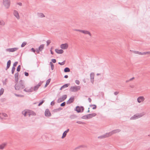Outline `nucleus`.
Segmentation results:
<instances>
[{
	"label": "nucleus",
	"mask_w": 150,
	"mask_h": 150,
	"mask_svg": "<svg viewBox=\"0 0 150 150\" xmlns=\"http://www.w3.org/2000/svg\"><path fill=\"white\" fill-rule=\"evenodd\" d=\"M82 33L85 34H88L90 36H91V33L89 31L87 30H83Z\"/></svg>",
	"instance_id": "21"
},
{
	"label": "nucleus",
	"mask_w": 150,
	"mask_h": 150,
	"mask_svg": "<svg viewBox=\"0 0 150 150\" xmlns=\"http://www.w3.org/2000/svg\"><path fill=\"white\" fill-rule=\"evenodd\" d=\"M70 85L69 83H66L64 85H63L62 86V88H65L69 86Z\"/></svg>",
	"instance_id": "31"
},
{
	"label": "nucleus",
	"mask_w": 150,
	"mask_h": 150,
	"mask_svg": "<svg viewBox=\"0 0 150 150\" xmlns=\"http://www.w3.org/2000/svg\"><path fill=\"white\" fill-rule=\"evenodd\" d=\"M47 46H48L51 43V42L50 40H48L47 41Z\"/></svg>",
	"instance_id": "44"
},
{
	"label": "nucleus",
	"mask_w": 150,
	"mask_h": 150,
	"mask_svg": "<svg viewBox=\"0 0 150 150\" xmlns=\"http://www.w3.org/2000/svg\"><path fill=\"white\" fill-rule=\"evenodd\" d=\"M21 69V66L20 65H19L17 68L16 70L17 71L19 72L20 71Z\"/></svg>",
	"instance_id": "37"
},
{
	"label": "nucleus",
	"mask_w": 150,
	"mask_h": 150,
	"mask_svg": "<svg viewBox=\"0 0 150 150\" xmlns=\"http://www.w3.org/2000/svg\"><path fill=\"white\" fill-rule=\"evenodd\" d=\"M88 100L89 102H91L92 100L90 98H88Z\"/></svg>",
	"instance_id": "61"
},
{
	"label": "nucleus",
	"mask_w": 150,
	"mask_h": 150,
	"mask_svg": "<svg viewBox=\"0 0 150 150\" xmlns=\"http://www.w3.org/2000/svg\"><path fill=\"white\" fill-rule=\"evenodd\" d=\"M17 4H18V5H20V6H22V3H20H20H17Z\"/></svg>",
	"instance_id": "63"
},
{
	"label": "nucleus",
	"mask_w": 150,
	"mask_h": 150,
	"mask_svg": "<svg viewBox=\"0 0 150 150\" xmlns=\"http://www.w3.org/2000/svg\"><path fill=\"white\" fill-rule=\"evenodd\" d=\"M1 115L4 117H6L7 116V115L5 113H2Z\"/></svg>",
	"instance_id": "47"
},
{
	"label": "nucleus",
	"mask_w": 150,
	"mask_h": 150,
	"mask_svg": "<svg viewBox=\"0 0 150 150\" xmlns=\"http://www.w3.org/2000/svg\"><path fill=\"white\" fill-rule=\"evenodd\" d=\"M11 61L9 60L7 62L6 68V70H7L10 67L11 64Z\"/></svg>",
	"instance_id": "22"
},
{
	"label": "nucleus",
	"mask_w": 150,
	"mask_h": 150,
	"mask_svg": "<svg viewBox=\"0 0 150 150\" xmlns=\"http://www.w3.org/2000/svg\"><path fill=\"white\" fill-rule=\"evenodd\" d=\"M3 3L6 8H8L10 6V0H3Z\"/></svg>",
	"instance_id": "4"
},
{
	"label": "nucleus",
	"mask_w": 150,
	"mask_h": 150,
	"mask_svg": "<svg viewBox=\"0 0 150 150\" xmlns=\"http://www.w3.org/2000/svg\"><path fill=\"white\" fill-rule=\"evenodd\" d=\"M25 87L24 81L22 80H21L19 81V83L17 84L16 83L14 86L16 90H22L24 89Z\"/></svg>",
	"instance_id": "1"
},
{
	"label": "nucleus",
	"mask_w": 150,
	"mask_h": 150,
	"mask_svg": "<svg viewBox=\"0 0 150 150\" xmlns=\"http://www.w3.org/2000/svg\"><path fill=\"white\" fill-rule=\"evenodd\" d=\"M28 89H27V88H25L23 90V91L26 92H29Z\"/></svg>",
	"instance_id": "52"
},
{
	"label": "nucleus",
	"mask_w": 150,
	"mask_h": 150,
	"mask_svg": "<svg viewBox=\"0 0 150 150\" xmlns=\"http://www.w3.org/2000/svg\"><path fill=\"white\" fill-rule=\"evenodd\" d=\"M38 16L41 18H43L45 17V15L42 13H38Z\"/></svg>",
	"instance_id": "27"
},
{
	"label": "nucleus",
	"mask_w": 150,
	"mask_h": 150,
	"mask_svg": "<svg viewBox=\"0 0 150 150\" xmlns=\"http://www.w3.org/2000/svg\"><path fill=\"white\" fill-rule=\"evenodd\" d=\"M133 52L136 54H138L143 55H145L146 54H150V52H144L143 53L138 52L137 51H134Z\"/></svg>",
	"instance_id": "7"
},
{
	"label": "nucleus",
	"mask_w": 150,
	"mask_h": 150,
	"mask_svg": "<svg viewBox=\"0 0 150 150\" xmlns=\"http://www.w3.org/2000/svg\"><path fill=\"white\" fill-rule=\"evenodd\" d=\"M50 64L51 69L52 70H53L54 69V65L53 63L52 62H50Z\"/></svg>",
	"instance_id": "34"
},
{
	"label": "nucleus",
	"mask_w": 150,
	"mask_h": 150,
	"mask_svg": "<svg viewBox=\"0 0 150 150\" xmlns=\"http://www.w3.org/2000/svg\"><path fill=\"white\" fill-rule=\"evenodd\" d=\"M65 61H64L63 62H59L58 63V64L61 65H63L65 64Z\"/></svg>",
	"instance_id": "40"
},
{
	"label": "nucleus",
	"mask_w": 150,
	"mask_h": 150,
	"mask_svg": "<svg viewBox=\"0 0 150 150\" xmlns=\"http://www.w3.org/2000/svg\"><path fill=\"white\" fill-rule=\"evenodd\" d=\"M50 51L51 54H54V52L52 51L51 50H50Z\"/></svg>",
	"instance_id": "64"
},
{
	"label": "nucleus",
	"mask_w": 150,
	"mask_h": 150,
	"mask_svg": "<svg viewBox=\"0 0 150 150\" xmlns=\"http://www.w3.org/2000/svg\"><path fill=\"white\" fill-rule=\"evenodd\" d=\"M137 100L139 103H140L141 102L144 101V98L143 96H140L137 98Z\"/></svg>",
	"instance_id": "15"
},
{
	"label": "nucleus",
	"mask_w": 150,
	"mask_h": 150,
	"mask_svg": "<svg viewBox=\"0 0 150 150\" xmlns=\"http://www.w3.org/2000/svg\"><path fill=\"white\" fill-rule=\"evenodd\" d=\"M22 114L23 115H24L25 116L27 115L30 116V114L29 113H28L27 111H23L22 112Z\"/></svg>",
	"instance_id": "23"
},
{
	"label": "nucleus",
	"mask_w": 150,
	"mask_h": 150,
	"mask_svg": "<svg viewBox=\"0 0 150 150\" xmlns=\"http://www.w3.org/2000/svg\"><path fill=\"white\" fill-rule=\"evenodd\" d=\"M76 123L78 124H85V123L84 122L80 121H78L76 122Z\"/></svg>",
	"instance_id": "42"
},
{
	"label": "nucleus",
	"mask_w": 150,
	"mask_h": 150,
	"mask_svg": "<svg viewBox=\"0 0 150 150\" xmlns=\"http://www.w3.org/2000/svg\"><path fill=\"white\" fill-rule=\"evenodd\" d=\"M45 102V100H42L41 102H40L38 104V106H40L41 105H42L43 103Z\"/></svg>",
	"instance_id": "45"
},
{
	"label": "nucleus",
	"mask_w": 150,
	"mask_h": 150,
	"mask_svg": "<svg viewBox=\"0 0 150 150\" xmlns=\"http://www.w3.org/2000/svg\"><path fill=\"white\" fill-rule=\"evenodd\" d=\"M74 30L75 31H79V32H80L81 33H82V31H83L82 30H79V29H74Z\"/></svg>",
	"instance_id": "48"
},
{
	"label": "nucleus",
	"mask_w": 150,
	"mask_h": 150,
	"mask_svg": "<svg viewBox=\"0 0 150 150\" xmlns=\"http://www.w3.org/2000/svg\"><path fill=\"white\" fill-rule=\"evenodd\" d=\"M13 14L18 19H19L20 18V16L19 13L17 11L14 10Z\"/></svg>",
	"instance_id": "13"
},
{
	"label": "nucleus",
	"mask_w": 150,
	"mask_h": 150,
	"mask_svg": "<svg viewBox=\"0 0 150 150\" xmlns=\"http://www.w3.org/2000/svg\"><path fill=\"white\" fill-rule=\"evenodd\" d=\"M41 83H39L36 86H35L33 88V90L34 91H36L41 86Z\"/></svg>",
	"instance_id": "18"
},
{
	"label": "nucleus",
	"mask_w": 150,
	"mask_h": 150,
	"mask_svg": "<svg viewBox=\"0 0 150 150\" xmlns=\"http://www.w3.org/2000/svg\"><path fill=\"white\" fill-rule=\"evenodd\" d=\"M62 109V108H59L55 109L53 110V112H57L61 110Z\"/></svg>",
	"instance_id": "28"
},
{
	"label": "nucleus",
	"mask_w": 150,
	"mask_h": 150,
	"mask_svg": "<svg viewBox=\"0 0 150 150\" xmlns=\"http://www.w3.org/2000/svg\"><path fill=\"white\" fill-rule=\"evenodd\" d=\"M70 71V69L68 67H66L64 69V71L65 72H68Z\"/></svg>",
	"instance_id": "29"
},
{
	"label": "nucleus",
	"mask_w": 150,
	"mask_h": 150,
	"mask_svg": "<svg viewBox=\"0 0 150 150\" xmlns=\"http://www.w3.org/2000/svg\"><path fill=\"white\" fill-rule=\"evenodd\" d=\"M51 80V79H49L46 81V84L45 86V87H47L49 84Z\"/></svg>",
	"instance_id": "24"
},
{
	"label": "nucleus",
	"mask_w": 150,
	"mask_h": 150,
	"mask_svg": "<svg viewBox=\"0 0 150 150\" xmlns=\"http://www.w3.org/2000/svg\"><path fill=\"white\" fill-rule=\"evenodd\" d=\"M15 78V80L16 82V83H17L18 81V77H17V78L16 77V78Z\"/></svg>",
	"instance_id": "53"
},
{
	"label": "nucleus",
	"mask_w": 150,
	"mask_h": 150,
	"mask_svg": "<svg viewBox=\"0 0 150 150\" xmlns=\"http://www.w3.org/2000/svg\"><path fill=\"white\" fill-rule=\"evenodd\" d=\"M68 77V76L67 75H65L64 76V78H67Z\"/></svg>",
	"instance_id": "62"
},
{
	"label": "nucleus",
	"mask_w": 150,
	"mask_h": 150,
	"mask_svg": "<svg viewBox=\"0 0 150 150\" xmlns=\"http://www.w3.org/2000/svg\"><path fill=\"white\" fill-rule=\"evenodd\" d=\"M18 49V48L17 47H15L7 49L6 50V51L9 52H15Z\"/></svg>",
	"instance_id": "10"
},
{
	"label": "nucleus",
	"mask_w": 150,
	"mask_h": 150,
	"mask_svg": "<svg viewBox=\"0 0 150 150\" xmlns=\"http://www.w3.org/2000/svg\"><path fill=\"white\" fill-rule=\"evenodd\" d=\"M77 117V116L75 115H72L70 116L69 118L71 119H75Z\"/></svg>",
	"instance_id": "30"
},
{
	"label": "nucleus",
	"mask_w": 150,
	"mask_h": 150,
	"mask_svg": "<svg viewBox=\"0 0 150 150\" xmlns=\"http://www.w3.org/2000/svg\"><path fill=\"white\" fill-rule=\"evenodd\" d=\"M68 47V45L67 43L63 44L60 45V47L63 50L67 49Z\"/></svg>",
	"instance_id": "11"
},
{
	"label": "nucleus",
	"mask_w": 150,
	"mask_h": 150,
	"mask_svg": "<svg viewBox=\"0 0 150 150\" xmlns=\"http://www.w3.org/2000/svg\"><path fill=\"white\" fill-rule=\"evenodd\" d=\"M0 25H5V22L3 20H0Z\"/></svg>",
	"instance_id": "33"
},
{
	"label": "nucleus",
	"mask_w": 150,
	"mask_h": 150,
	"mask_svg": "<svg viewBox=\"0 0 150 150\" xmlns=\"http://www.w3.org/2000/svg\"><path fill=\"white\" fill-rule=\"evenodd\" d=\"M44 45L43 44L41 45L39 47L38 50L41 51L44 48Z\"/></svg>",
	"instance_id": "25"
},
{
	"label": "nucleus",
	"mask_w": 150,
	"mask_h": 150,
	"mask_svg": "<svg viewBox=\"0 0 150 150\" xmlns=\"http://www.w3.org/2000/svg\"><path fill=\"white\" fill-rule=\"evenodd\" d=\"M18 75H19V74L18 72H17V73H16L14 75L15 78L18 77Z\"/></svg>",
	"instance_id": "49"
},
{
	"label": "nucleus",
	"mask_w": 150,
	"mask_h": 150,
	"mask_svg": "<svg viewBox=\"0 0 150 150\" xmlns=\"http://www.w3.org/2000/svg\"><path fill=\"white\" fill-rule=\"evenodd\" d=\"M75 83L77 84H79L80 83V81L78 80H76L75 81Z\"/></svg>",
	"instance_id": "54"
},
{
	"label": "nucleus",
	"mask_w": 150,
	"mask_h": 150,
	"mask_svg": "<svg viewBox=\"0 0 150 150\" xmlns=\"http://www.w3.org/2000/svg\"><path fill=\"white\" fill-rule=\"evenodd\" d=\"M109 137V135H108V133H106L105 134H104L103 135L99 137H98V138H100V139H103V138H105L106 137Z\"/></svg>",
	"instance_id": "20"
},
{
	"label": "nucleus",
	"mask_w": 150,
	"mask_h": 150,
	"mask_svg": "<svg viewBox=\"0 0 150 150\" xmlns=\"http://www.w3.org/2000/svg\"><path fill=\"white\" fill-rule=\"evenodd\" d=\"M74 96L72 97H71L69 99L67 102V104H70L73 102L74 101Z\"/></svg>",
	"instance_id": "12"
},
{
	"label": "nucleus",
	"mask_w": 150,
	"mask_h": 150,
	"mask_svg": "<svg viewBox=\"0 0 150 150\" xmlns=\"http://www.w3.org/2000/svg\"><path fill=\"white\" fill-rule=\"evenodd\" d=\"M144 115V112L141 113H137L131 117L130 119L131 120H134L142 117Z\"/></svg>",
	"instance_id": "2"
},
{
	"label": "nucleus",
	"mask_w": 150,
	"mask_h": 150,
	"mask_svg": "<svg viewBox=\"0 0 150 150\" xmlns=\"http://www.w3.org/2000/svg\"><path fill=\"white\" fill-rule=\"evenodd\" d=\"M55 103L54 101H52L51 103V105H52L54 104Z\"/></svg>",
	"instance_id": "58"
},
{
	"label": "nucleus",
	"mask_w": 150,
	"mask_h": 150,
	"mask_svg": "<svg viewBox=\"0 0 150 150\" xmlns=\"http://www.w3.org/2000/svg\"><path fill=\"white\" fill-rule=\"evenodd\" d=\"M6 144L4 143L0 145V149H3L6 146Z\"/></svg>",
	"instance_id": "26"
},
{
	"label": "nucleus",
	"mask_w": 150,
	"mask_h": 150,
	"mask_svg": "<svg viewBox=\"0 0 150 150\" xmlns=\"http://www.w3.org/2000/svg\"><path fill=\"white\" fill-rule=\"evenodd\" d=\"M45 115L46 117H50L51 116V113L48 109H47L45 110Z\"/></svg>",
	"instance_id": "9"
},
{
	"label": "nucleus",
	"mask_w": 150,
	"mask_h": 150,
	"mask_svg": "<svg viewBox=\"0 0 150 150\" xmlns=\"http://www.w3.org/2000/svg\"><path fill=\"white\" fill-rule=\"evenodd\" d=\"M40 50H39L38 49H36V52L37 53L39 54L40 53Z\"/></svg>",
	"instance_id": "60"
},
{
	"label": "nucleus",
	"mask_w": 150,
	"mask_h": 150,
	"mask_svg": "<svg viewBox=\"0 0 150 150\" xmlns=\"http://www.w3.org/2000/svg\"><path fill=\"white\" fill-rule=\"evenodd\" d=\"M15 70V68L14 67H12L11 70V73L12 74H13L14 72V71Z\"/></svg>",
	"instance_id": "41"
},
{
	"label": "nucleus",
	"mask_w": 150,
	"mask_h": 150,
	"mask_svg": "<svg viewBox=\"0 0 150 150\" xmlns=\"http://www.w3.org/2000/svg\"><path fill=\"white\" fill-rule=\"evenodd\" d=\"M27 44V42H23L21 45V47H24Z\"/></svg>",
	"instance_id": "35"
},
{
	"label": "nucleus",
	"mask_w": 150,
	"mask_h": 150,
	"mask_svg": "<svg viewBox=\"0 0 150 150\" xmlns=\"http://www.w3.org/2000/svg\"><path fill=\"white\" fill-rule=\"evenodd\" d=\"M119 93V92H117V91H116V92H115L114 93V94L115 95H117Z\"/></svg>",
	"instance_id": "59"
},
{
	"label": "nucleus",
	"mask_w": 150,
	"mask_h": 150,
	"mask_svg": "<svg viewBox=\"0 0 150 150\" xmlns=\"http://www.w3.org/2000/svg\"><path fill=\"white\" fill-rule=\"evenodd\" d=\"M80 87L79 86H72L70 87L69 90L71 92H76L80 90Z\"/></svg>",
	"instance_id": "3"
},
{
	"label": "nucleus",
	"mask_w": 150,
	"mask_h": 150,
	"mask_svg": "<svg viewBox=\"0 0 150 150\" xmlns=\"http://www.w3.org/2000/svg\"><path fill=\"white\" fill-rule=\"evenodd\" d=\"M65 105L66 102H64L61 104L60 106L62 107H63Z\"/></svg>",
	"instance_id": "46"
},
{
	"label": "nucleus",
	"mask_w": 150,
	"mask_h": 150,
	"mask_svg": "<svg viewBox=\"0 0 150 150\" xmlns=\"http://www.w3.org/2000/svg\"><path fill=\"white\" fill-rule=\"evenodd\" d=\"M120 131L121 130H120V129H116L112 130L111 132L108 133V134L109 135V136H110L116 133L117 132H120Z\"/></svg>",
	"instance_id": "8"
},
{
	"label": "nucleus",
	"mask_w": 150,
	"mask_h": 150,
	"mask_svg": "<svg viewBox=\"0 0 150 150\" xmlns=\"http://www.w3.org/2000/svg\"><path fill=\"white\" fill-rule=\"evenodd\" d=\"M81 118L83 119H88L87 115H84L81 117Z\"/></svg>",
	"instance_id": "36"
},
{
	"label": "nucleus",
	"mask_w": 150,
	"mask_h": 150,
	"mask_svg": "<svg viewBox=\"0 0 150 150\" xmlns=\"http://www.w3.org/2000/svg\"><path fill=\"white\" fill-rule=\"evenodd\" d=\"M91 81L93 83L94 81V74L93 73H91L90 74Z\"/></svg>",
	"instance_id": "14"
},
{
	"label": "nucleus",
	"mask_w": 150,
	"mask_h": 150,
	"mask_svg": "<svg viewBox=\"0 0 150 150\" xmlns=\"http://www.w3.org/2000/svg\"><path fill=\"white\" fill-rule=\"evenodd\" d=\"M4 89L2 88L0 90V96L2 95L4 93Z\"/></svg>",
	"instance_id": "32"
},
{
	"label": "nucleus",
	"mask_w": 150,
	"mask_h": 150,
	"mask_svg": "<svg viewBox=\"0 0 150 150\" xmlns=\"http://www.w3.org/2000/svg\"><path fill=\"white\" fill-rule=\"evenodd\" d=\"M31 50L33 52H35V50L34 49V48H32L31 49Z\"/></svg>",
	"instance_id": "57"
},
{
	"label": "nucleus",
	"mask_w": 150,
	"mask_h": 150,
	"mask_svg": "<svg viewBox=\"0 0 150 150\" xmlns=\"http://www.w3.org/2000/svg\"><path fill=\"white\" fill-rule=\"evenodd\" d=\"M52 61L53 63H55L56 62V60L55 59H52Z\"/></svg>",
	"instance_id": "56"
},
{
	"label": "nucleus",
	"mask_w": 150,
	"mask_h": 150,
	"mask_svg": "<svg viewBox=\"0 0 150 150\" xmlns=\"http://www.w3.org/2000/svg\"><path fill=\"white\" fill-rule=\"evenodd\" d=\"M84 110V108L83 106L79 107V106H77L75 110L78 113L82 112Z\"/></svg>",
	"instance_id": "5"
},
{
	"label": "nucleus",
	"mask_w": 150,
	"mask_h": 150,
	"mask_svg": "<svg viewBox=\"0 0 150 150\" xmlns=\"http://www.w3.org/2000/svg\"><path fill=\"white\" fill-rule=\"evenodd\" d=\"M25 75L26 76H29V73L26 72H24Z\"/></svg>",
	"instance_id": "55"
},
{
	"label": "nucleus",
	"mask_w": 150,
	"mask_h": 150,
	"mask_svg": "<svg viewBox=\"0 0 150 150\" xmlns=\"http://www.w3.org/2000/svg\"><path fill=\"white\" fill-rule=\"evenodd\" d=\"M28 90L29 92H32L33 91V88L32 87H31L30 89H29Z\"/></svg>",
	"instance_id": "51"
},
{
	"label": "nucleus",
	"mask_w": 150,
	"mask_h": 150,
	"mask_svg": "<svg viewBox=\"0 0 150 150\" xmlns=\"http://www.w3.org/2000/svg\"><path fill=\"white\" fill-rule=\"evenodd\" d=\"M15 95L17 96V97H23V95H18V94H15Z\"/></svg>",
	"instance_id": "50"
},
{
	"label": "nucleus",
	"mask_w": 150,
	"mask_h": 150,
	"mask_svg": "<svg viewBox=\"0 0 150 150\" xmlns=\"http://www.w3.org/2000/svg\"><path fill=\"white\" fill-rule=\"evenodd\" d=\"M69 129H68L63 132L62 136V138L63 139L66 137L67 133L69 132Z\"/></svg>",
	"instance_id": "17"
},
{
	"label": "nucleus",
	"mask_w": 150,
	"mask_h": 150,
	"mask_svg": "<svg viewBox=\"0 0 150 150\" xmlns=\"http://www.w3.org/2000/svg\"><path fill=\"white\" fill-rule=\"evenodd\" d=\"M84 146H85L84 145H80V146H79L76 147L75 149H79L81 148L84 147Z\"/></svg>",
	"instance_id": "39"
},
{
	"label": "nucleus",
	"mask_w": 150,
	"mask_h": 150,
	"mask_svg": "<svg viewBox=\"0 0 150 150\" xmlns=\"http://www.w3.org/2000/svg\"><path fill=\"white\" fill-rule=\"evenodd\" d=\"M67 96L66 95H63L62 97L59 98L57 100L58 103H61L65 100L67 98Z\"/></svg>",
	"instance_id": "6"
},
{
	"label": "nucleus",
	"mask_w": 150,
	"mask_h": 150,
	"mask_svg": "<svg viewBox=\"0 0 150 150\" xmlns=\"http://www.w3.org/2000/svg\"><path fill=\"white\" fill-rule=\"evenodd\" d=\"M18 62H15V63L13 64V67L15 68L16 67V65L18 64Z\"/></svg>",
	"instance_id": "43"
},
{
	"label": "nucleus",
	"mask_w": 150,
	"mask_h": 150,
	"mask_svg": "<svg viewBox=\"0 0 150 150\" xmlns=\"http://www.w3.org/2000/svg\"><path fill=\"white\" fill-rule=\"evenodd\" d=\"M55 51L57 53L59 54H62L64 52V51L62 50H59L57 49H55Z\"/></svg>",
	"instance_id": "19"
},
{
	"label": "nucleus",
	"mask_w": 150,
	"mask_h": 150,
	"mask_svg": "<svg viewBox=\"0 0 150 150\" xmlns=\"http://www.w3.org/2000/svg\"><path fill=\"white\" fill-rule=\"evenodd\" d=\"M96 113H93L87 115L88 119H90L93 117H95L96 116Z\"/></svg>",
	"instance_id": "16"
},
{
	"label": "nucleus",
	"mask_w": 150,
	"mask_h": 150,
	"mask_svg": "<svg viewBox=\"0 0 150 150\" xmlns=\"http://www.w3.org/2000/svg\"><path fill=\"white\" fill-rule=\"evenodd\" d=\"M90 107H92V106H93V107L92 108V109L93 110L96 109V107H97L96 105H90Z\"/></svg>",
	"instance_id": "38"
}]
</instances>
